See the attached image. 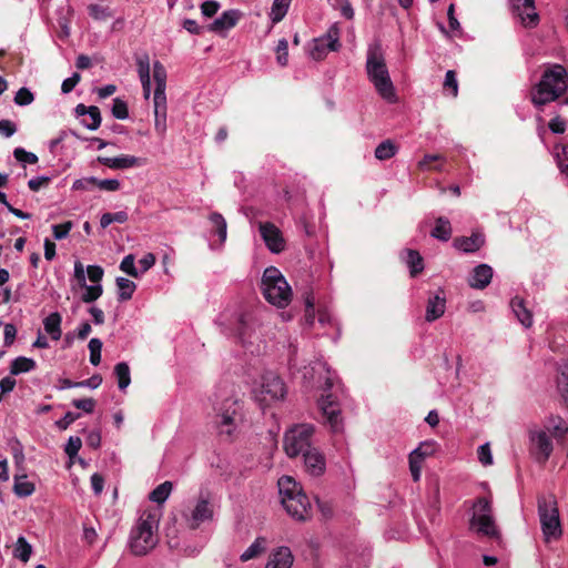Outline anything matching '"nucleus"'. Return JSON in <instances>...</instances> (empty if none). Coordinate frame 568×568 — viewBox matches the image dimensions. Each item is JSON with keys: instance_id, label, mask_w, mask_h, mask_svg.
I'll return each instance as SVG.
<instances>
[{"instance_id": "obj_1", "label": "nucleus", "mask_w": 568, "mask_h": 568, "mask_svg": "<svg viewBox=\"0 0 568 568\" xmlns=\"http://www.w3.org/2000/svg\"><path fill=\"white\" fill-rule=\"evenodd\" d=\"M215 426L221 436L231 439L242 422L241 404L231 385L220 386L214 395Z\"/></svg>"}, {"instance_id": "obj_2", "label": "nucleus", "mask_w": 568, "mask_h": 568, "mask_svg": "<svg viewBox=\"0 0 568 568\" xmlns=\"http://www.w3.org/2000/svg\"><path fill=\"white\" fill-rule=\"evenodd\" d=\"M156 505L145 509L130 532L129 546L135 556H144L152 550L158 541V528L161 508L166 499H153Z\"/></svg>"}, {"instance_id": "obj_3", "label": "nucleus", "mask_w": 568, "mask_h": 568, "mask_svg": "<svg viewBox=\"0 0 568 568\" xmlns=\"http://www.w3.org/2000/svg\"><path fill=\"white\" fill-rule=\"evenodd\" d=\"M365 69L368 80L376 92L388 103H395L397 95L392 82L383 45L379 40H374L367 47Z\"/></svg>"}, {"instance_id": "obj_4", "label": "nucleus", "mask_w": 568, "mask_h": 568, "mask_svg": "<svg viewBox=\"0 0 568 568\" xmlns=\"http://www.w3.org/2000/svg\"><path fill=\"white\" fill-rule=\"evenodd\" d=\"M568 90V72L561 64H550L531 89V102L541 108L564 97Z\"/></svg>"}, {"instance_id": "obj_5", "label": "nucleus", "mask_w": 568, "mask_h": 568, "mask_svg": "<svg viewBox=\"0 0 568 568\" xmlns=\"http://www.w3.org/2000/svg\"><path fill=\"white\" fill-rule=\"evenodd\" d=\"M264 298L272 305L284 308L292 301V288L278 268L270 266L264 270L261 280Z\"/></svg>"}, {"instance_id": "obj_6", "label": "nucleus", "mask_w": 568, "mask_h": 568, "mask_svg": "<svg viewBox=\"0 0 568 568\" xmlns=\"http://www.w3.org/2000/svg\"><path fill=\"white\" fill-rule=\"evenodd\" d=\"M285 394L286 388L283 381L272 372L265 373L261 382L252 389V395L261 407H266L283 399Z\"/></svg>"}, {"instance_id": "obj_7", "label": "nucleus", "mask_w": 568, "mask_h": 568, "mask_svg": "<svg viewBox=\"0 0 568 568\" xmlns=\"http://www.w3.org/2000/svg\"><path fill=\"white\" fill-rule=\"evenodd\" d=\"M470 526L490 539L499 540L500 532L495 524L490 499H477L473 504Z\"/></svg>"}, {"instance_id": "obj_8", "label": "nucleus", "mask_w": 568, "mask_h": 568, "mask_svg": "<svg viewBox=\"0 0 568 568\" xmlns=\"http://www.w3.org/2000/svg\"><path fill=\"white\" fill-rule=\"evenodd\" d=\"M538 513L545 540L559 539L562 535V529L557 500L539 499Z\"/></svg>"}, {"instance_id": "obj_9", "label": "nucleus", "mask_w": 568, "mask_h": 568, "mask_svg": "<svg viewBox=\"0 0 568 568\" xmlns=\"http://www.w3.org/2000/svg\"><path fill=\"white\" fill-rule=\"evenodd\" d=\"M314 426L300 424L290 428L284 435V450L288 457H296L311 448Z\"/></svg>"}, {"instance_id": "obj_10", "label": "nucleus", "mask_w": 568, "mask_h": 568, "mask_svg": "<svg viewBox=\"0 0 568 568\" xmlns=\"http://www.w3.org/2000/svg\"><path fill=\"white\" fill-rule=\"evenodd\" d=\"M529 437V452L537 463H546L552 450L554 444L550 435L541 427H532L528 432Z\"/></svg>"}, {"instance_id": "obj_11", "label": "nucleus", "mask_w": 568, "mask_h": 568, "mask_svg": "<svg viewBox=\"0 0 568 568\" xmlns=\"http://www.w3.org/2000/svg\"><path fill=\"white\" fill-rule=\"evenodd\" d=\"M318 407L325 418V423L329 426L333 433L343 430V418L341 415V406L335 396L329 393L322 395L318 400Z\"/></svg>"}, {"instance_id": "obj_12", "label": "nucleus", "mask_w": 568, "mask_h": 568, "mask_svg": "<svg viewBox=\"0 0 568 568\" xmlns=\"http://www.w3.org/2000/svg\"><path fill=\"white\" fill-rule=\"evenodd\" d=\"M257 320L251 313H240L235 316L234 334L239 337L243 345H253L257 336H255Z\"/></svg>"}, {"instance_id": "obj_13", "label": "nucleus", "mask_w": 568, "mask_h": 568, "mask_svg": "<svg viewBox=\"0 0 568 568\" xmlns=\"http://www.w3.org/2000/svg\"><path fill=\"white\" fill-rule=\"evenodd\" d=\"M213 507L209 499H197L193 507L182 511V517L190 529H196L203 521L211 519Z\"/></svg>"}, {"instance_id": "obj_14", "label": "nucleus", "mask_w": 568, "mask_h": 568, "mask_svg": "<svg viewBox=\"0 0 568 568\" xmlns=\"http://www.w3.org/2000/svg\"><path fill=\"white\" fill-rule=\"evenodd\" d=\"M73 277L77 281L78 285L84 290V292L81 295V301L83 303H92L103 294L102 284H87L84 266L80 261L74 262Z\"/></svg>"}, {"instance_id": "obj_15", "label": "nucleus", "mask_w": 568, "mask_h": 568, "mask_svg": "<svg viewBox=\"0 0 568 568\" xmlns=\"http://www.w3.org/2000/svg\"><path fill=\"white\" fill-rule=\"evenodd\" d=\"M260 234L272 253H281L285 248V240L281 230L271 222L258 223Z\"/></svg>"}, {"instance_id": "obj_16", "label": "nucleus", "mask_w": 568, "mask_h": 568, "mask_svg": "<svg viewBox=\"0 0 568 568\" xmlns=\"http://www.w3.org/2000/svg\"><path fill=\"white\" fill-rule=\"evenodd\" d=\"M286 513L297 521H306L313 516L311 499H280Z\"/></svg>"}, {"instance_id": "obj_17", "label": "nucleus", "mask_w": 568, "mask_h": 568, "mask_svg": "<svg viewBox=\"0 0 568 568\" xmlns=\"http://www.w3.org/2000/svg\"><path fill=\"white\" fill-rule=\"evenodd\" d=\"M510 2L524 27L535 28L539 23V14L534 0H510Z\"/></svg>"}, {"instance_id": "obj_18", "label": "nucleus", "mask_w": 568, "mask_h": 568, "mask_svg": "<svg viewBox=\"0 0 568 568\" xmlns=\"http://www.w3.org/2000/svg\"><path fill=\"white\" fill-rule=\"evenodd\" d=\"M446 311V295L444 290L438 288L428 295L425 320L429 323L440 318Z\"/></svg>"}, {"instance_id": "obj_19", "label": "nucleus", "mask_w": 568, "mask_h": 568, "mask_svg": "<svg viewBox=\"0 0 568 568\" xmlns=\"http://www.w3.org/2000/svg\"><path fill=\"white\" fill-rule=\"evenodd\" d=\"M241 17L242 12L237 9L226 10L209 24L207 30L217 34H224L236 26Z\"/></svg>"}, {"instance_id": "obj_20", "label": "nucleus", "mask_w": 568, "mask_h": 568, "mask_svg": "<svg viewBox=\"0 0 568 568\" xmlns=\"http://www.w3.org/2000/svg\"><path fill=\"white\" fill-rule=\"evenodd\" d=\"M302 455L304 458L305 470L310 475L317 477L324 474L326 469V460L324 455L317 448L311 447Z\"/></svg>"}, {"instance_id": "obj_21", "label": "nucleus", "mask_w": 568, "mask_h": 568, "mask_svg": "<svg viewBox=\"0 0 568 568\" xmlns=\"http://www.w3.org/2000/svg\"><path fill=\"white\" fill-rule=\"evenodd\" d=\"M99 162L113 170H124L144 164V160L134 155L122 154L113 158H99Z\"/></svg>"}, {"instance_id": "obj_22", "label": "nucleus", "mask_w": 568, "mask_h": 568, "mask_svg": "<svg viewBox=\"0 0 568 568\" xmlns=\"http://www.w3.org/2000/svg\"><path fill=\"white\" fill-rule=\"evenodd\" d=\"M494 271L488 264L477 265L468 280L469 285L473 288L483 290L489 285L493 278Z\"/></svg>"}, {"instance_id": "obj_23", "label": "nucleus", "mask_w": 568, "mask_h": 568, "mask_svg": "<svg viewBox=\"0 0 568 568\" xmlns=\"http://www.w3.org/2000/svg\"><path fill=\"white\" fill-rule=\"evenodd\" d=\"M485 243V237L481 233L475 232L470 236L456 237L454 246L464 253H474L478 251Z\"/></svg>"}, {"instance_id": "obj_24", "label": "nucleus", "mask_w": 568, "mask_h": 568, "mask_svg": "<svg viewBox=\"0 0 568 568\" xmlns=\"http://www.w3.org/2000/svg\"><path fill=\"white\" fill-rule=\"evenodd\" d=\"M542 429L547 430V434L554 438L560 440L568 433L567 422L559 415H550L545 419Z\"/></svg>"}, {"instance_id": "obj_25", "label": "nucleus", "mask_w": 568, "mask_h": 568, "mask_svg": "<svg viewBox=\"0 0 568 568\" xmlns=\"http://www.w3.org/2000/svg\"><path fill=\"white\" fill-rule=\"evenodd\" d=\"M277 487L280 497H306L302 486L291 476H282Z\"/></svg>"}, {"instance_id": "obj_26", "label": "nucleus", "mask_w": 568, "mask_h": 568, "mask_svg": "<svg viewBox=\"0 0 568 568\" xmlns=\"http://www.w3.org/2000/svg\"><path fill=\"white\" fill-rule=\"evenodd\" d=\"M75 113L79 116L88 115L89 118H91V122H88L87 118H83L81 120L82 124L91 131L97 130L101 124V114L98 106H85L84 104H78L75 108Z\"/></svg>"}, {"instance_id": "obj_27", "label": "nucleus", "mask_w": 568, "mask_h": 568, "mask_svg": "<svg viewBox=\"0 0 568 568\" xmlns=\"http://www.w3.org/2000/svg\"><path fill=\"white\" fill-rule=\"evenodd\" d=\"M36 490V476L17 474L14 476L13 491L20 497H28Z\"/></svg>"}, {"instance_id": "obj_28", "label": "nucleus", "mask_w": 568, "mask_h": 568, "mask_svg": "<svg viewBox=\"0 0 568 568\" xmlns=\"http://www.w3.org/2000/svg\"><path fill=\"white\" fill-rule=\"evenodd\" d=\"M293 555L287 547H280L270 556L265 568H292Z\"/></svg>"}, {"instance_id": "obj_29", "label": "nucleus", "mask_w": 568, "mask_h": 568, "mask_svg": "<svg viewBox=\"0 0 568 568\" xmlns=\"http://www.w3.org/2000/svg\"><path fill=\"white\" fill-rule=\"evenodd\" d=\"M402 260L405 262L407 267L409 268V274L412 277H416L424 270V260L418 251L415 250H405L402 253Z\"/></svg>"}, {"instance_id": "obj_30", "label": "nucleus", "mask_w": 568, "mask_h": 568, "mask_svg": "<svg viewBox=\"0 0 568 568\" xmlns=\"http://www.w3.org/2000/svg\"><path fill=\"white\" fill-rule=\"evenodd\" d=\"M510 307L523 326L530 327L532 325L531 312L527 308L523 298L518 296L514 297L510 301Z\"/></svg>"}, {"instance_id": "obj_31", "label": "nucleus", "mask_w": 568, "mask_h": 568, "mask_svg": "<svg viewBox=\"0 0 568 568\" xmlns=\"http://www.w3.org/2000/svg\"><path fill=\"white\" fill-rule=\"evenodd\" d=\"M62 316L58 312L49 314L43 320L44 331L50 335L53 341H59L62 334L61 331Z\"/></svg>"}, {"instance_id": "obj_32", "label": "nucleus", "mask_w": 568, "mask_h": 568, "mask_svg": "<svg viewBox=\"0 0 568 568\" xmlns=\"http://www.w3.org/2000/svg\"><path fill=\"white\" fill-rule=\"evenodd\" d=\"M452 233L453 230L449 220L440 216L436 220L430 235L439 241L447 242L452 237Z\"/></svg>"}, {"instance_id": "obj_33", "label": "nucleus", "mask_w": 568, "mask_h": 568, "mask_svg": "<svg viewBox=\"0 0 568 568\" xmlns=\"http://www.w3.org/2000/svg\"><path fill=\"white\" fill-rule=\"evenodd\" d=\"M36 366L37 363L34 359L24 356H19L11 362L9 371L11 375H20L32 372L36 368Z\"/></svg>"}, {"instance_id": "obj_34", "label": "nucleus", "mask_w": 568, "mask_h": 568, "mask_svg": "<svg viewBox=\"0 0 568 568\" xmlns=\"http://www.w3.org/2000/svg\"><path fill=\"white\" fill-rule=\"evenodd\" d=\"M331 44L323 37L316 38L310 45V55L313 60L320 61L331 52Z\"/></svg>"}, {"instance_id": "obj_35", "label": "nucleus", "mask_w": 568, "mask_h": 568, "mask_svg": "<svg viewBox=\"0 0 568 568\" xmlns=\"http://www.w3.org/2000/svg\"><path fill=\"white\" fill-rule=\"evenodd\" d=\"M209 220L213 226L214 232L219 236L220 245L226 241L227 224L222 214L213 212L210 214Z\"/></svg>"}, {"instance_id": "obj_36", "label": "nucleus", "mask_w": 568, "mask_h": 568, "mask_svg": "<svg viewBox=\"0 0 568 568\" xmlns=\"http://www.w3.org/2000/svg\"><path fill=\"white\" fill-rule=\"evenodd\" d=\"M115 283L118 286V300L121 302L131 300L136 288L135 283L121 276L116 277Z\"/></svg>"}, {"instance_id": "obj_37", "label": "nucleus", "mask_w": 568, "mask_h": 568, "mask_svg": "<svg viewBox=\"0 0 568 568\" xmlns=\"http://www.w3.org/2000/svg\"><path fill=\"white\" fill-rule=\"evenodd\" d=\"M445 159L439 154H426L418 162V168L423 171L435 170L438 172L444 171Z\"/></svg>"}, {"instance_id": "obj_38", "label": "nucleus", "mask_w": 568, "mask_h": 568, "mask_svg": "<svg viewBox=\"0 0 568 568\" xmlns=\"http://www.w3.org/2000/svg\"><path fill=\"white\" fill-rule=\"evenodd\" d=\"M398 152V146L392 140L381 142L375 149V158L379 161L389 160Z\"/></svg>"}, {"instance_id": "obj_39", "label": "nucleus", "mask_w": 568, "mask_h": 568, "mask_svg": "<svg viewBox=\"0 0 568 568\" xmlns=\"http://www.w3.org/2000/svg\"><path fill=\"white\" fill-rule=\"evenodd\" d=\"M292 0H274L272 3L270 19L273 24L281 22L286 16Z\"/></svg>"}, {"instance_id": "obj_40", "label": "nucleus", "mask_w": 568, "mask_h": 568, "mask_svg": "<svg viewBox=\"0 0 568 568\" xmlns=\"http://www.w3.org/2000/svg\"><path fill=\"white\" fill-rule=\"evenodd\" d=\"M558 392L568 408V359L562 364L557 377Z\"/></svg>"}, {"instance_id": "obj_41", "label": "nucleus", "mask_w": 568, "mask_h": 568, "mask_svg": "<svg viewBox=\"0 0 568 568\" xmlns=\"http://www.w3.org/2000/svg\"><path fill=\"white\" fill-rule=\"evenodd\" d=\"M265 538H256L255 541L241 555V561L245 562L260 556L265 550Z\"/></svg>"}, {"instance_id": "obj_42", "label": "nucleus", "mask_w": 568, "mask_h": 568, "mask_svg": "<svg viewBox=\"0 0 568 568\" xmlns=\"http://www.w3.org/2000/svg\"><path fill=\"white\" fill-rule=\"evenodd\" d=\"M114 375L118 378V386L124 390L131 383L130 367L126 363H118L114 367Z\"/></svg>"}, {"instance_id": "obj_43", "label": "nucleus", "mask_w": 568, "mask_h": 568, "mask_svg": "<svg viewBox=\"0 0 568 568\" xmlns=\"http://www.w3.org/2000/svg\"><path fill=\"white\" fill-rule=\"evenodd\" d=\"M89 16L97 21H104L113 17V11L110 7L91 3L88 6Z\"/></svg>"}, {"instance_id": "obj_44", "label": "nucleus", "mask_w": 568, "mask_h": 568, "mask_svg": "<svg viewBox=\"0 0 568 568\" xmlns=\"http://www.w3.org/2000/svg\"><path fill=\"white\" fill-rule=\"evenodd\" d=\"M326 41L329 42L331 49L333 52H336L341 49V27L338 22H334L327 30V32L322 36Z\"/></svg>"}, {"instance_id": "obj_45", "label": "nucleus", "mask_w": 568, "mask_h": 568, "mask_svg": "<svg viewBox=\"0 0 568 568\" xmlns=\"http://www.w3.org/2000/svg\"><path fill=\"white\" fill-rule=\"evenodd\" d=\"M129 215L125 211H118L115 213H104L101 215L100 225L102 229L108 227L112 223L123 224L128 221Z\"/></svg>"}, {"instance_id": "obj_46", "label": "nucleus", "mask_w": 568, "mask_h": 568, "mask_svg": "<svg viewBox=\"0 0 568 568\" xmlns=\"http://www.w3.org/2000/svg\"><path fill=\"white\" fill-rule=\"evenodd\" d=\"M31 552V545L26 540L24 537H19L14 549V557L19 558L23 562H27L30 559Z\"/></svg>"}, {"instance_id": "obj_47", "label": "nucleus", "mask_w": 568, "mask_h": 568, "mask_svg": "<svg viewBox=\"0 0 568 568\" xmlns=\"http://www.w3.org/2000/svg\"><path fill=\"white\" fill-rule=\"evenodd\" d=\"M304 303H305V323L310 326L314 325L315 322V298L310 292L304 293Z\"/></svg>"}, {"instance_id": "obj_48", "label": "nucleus", "mask_w": 568, "mask_h": 568, "mask_svg": "<svg viewBox=\"0 0 568 568\" xmlns=\"http://www.w3.org/2000/svg\"><path fill=\"white\" fill-rule=\"evenodd\" d=\"M155 89H166V70L160 61L153 63Z\"/></svg>"}, {"instance_id": "obj_49", "label": "nucleus", "mask_w": 568, "mask_h": 568, "mask_svg": "<svg viewBox=\"0 0 568 568\" xmlns=\"http://www.w3.org/2000/svg\"><path fill=\"white\" fill-rule=\"evenodd\" d=\"M424 459L419 458L417 452L409 454V471L414 481H418L422 475Z\"/></svg>"}, {"instance_id": "obj_50", "label": "nucleus", "mask_w": 568, "mask_h": 568, "mask_svg": "<svg viewBox=\"0 0 568 568\" xmlns=\"http://www.w3.org/2000/svg\"><path fill=\"white\" fill-rule=\"evenodd\" d=\"M166 89H155L153 97V105L154 113H166L168 104H166Z\"/></svg>"}, {"instance_id": "obj_51", "label": "nucleus", "mask_w": 568, "mask_h": 568, "mask_svg": "<svg viewBox=\"0 0 568 568\" xmlns=\"http://www.w3.org/2000/svg\"><path fill=\"white\" fill-rule=\"evenodd\" d=\"M88 347L90 351V363L94 366L99 365L101 362L102 342L95 337L91 338Z\"/></svg>"}, {"instance_id": "obj_52", "label": "nucleus", "mask_w": 568, "mask_h": 568, "mask_svg": "<svg viewBox=\"0 0 568 568\" xmlns=\"http://www.w3.org/2000/svg\"><path fill=\"white\" fill-rule=\"evenodd\" d=\"M555 150L558 168L568 176V145L556 146Z\"/></svg>"}, {"instance_id": "obj_53", "label": "nucleus", "mask_w": 568, "mask_h": 568, "mask_svg": "<svg viewBox=\"0 0 568 568\" xmlns=\"http://www.w3.org/2000/svg\"><path fill=\"white\" fill-rule=\"evenodd\" d=\"M111 111H112V115L115 119L125 120L129 118L128 104L125 101H123L120 98H115L113 100V105H112Z\"/></svg>"}, {"instance_id": "obj_54", "label": "nucleus", "mask_w": 568, "mask_h": 568, "mask_svg": "<svg viewBox=\"0 0 568 568\" xmlns=\"http://www.w3.org/2000/svg\"><path fill=\"white\" fill-rule=\"evenodd\" d=\"M120 270L132 277H139L140 271L135 267L134 256L129 254L120 263Z\"/></svg>"}, {"instance_id": "obj_55", "label": "nucleus", "mask_w": 568, "mask_h": 568, "mask_svg": "<svg viewBox=\"0 0 568 568\" xmlns=\"http://www.w3.org/2000/svg\"><path fill=\"white\" fill-rule=\"evenodd\" d=\"M13 155L17 161L23 164H36L38 162L37 154L24 150L23 148H16Z\"/></svg>"}, {"instance_id": "obj_56", "label": "nucleus", "mask_w": 568, "mask_h": 568, "mask_svg": "<svg viewBox=\"0 0 568 568\" xmlns=\"http://www.w3.org/2000/svg\"><path fill=\"white\" fill-rule=\"evenodd\" d=\"M276 60L282 67H285L288 61V43L286 39H281L276 45Z\"/></svg>"}, {"instance_id": "obj_57", "label": "nucleus", "mask_w": 568, "mask_h": 568, "mask_svg": "<svg viewBox=\"0 0 568 568\" xmlns=\"http://www.w3.org/2000/svg\"><path fill=\"white\" fill-rule=\"evenodd\" d=\"M477 457L483 466L493 465L494 460L489 443H485L478 447Z\"/></svg>"}, {"instance_id": "obj_58", "label": "nucleus", "mask_w": 568, "mask_h": 568, "mask_svg": "<svg viewBox=\"0 0 568 568\" xmlns=\"http://www.w3.org/2000/svg\"><path fill=\"white\" fill-rule=\"evenodd\" d=\"M73 227V223L71 221H67L62 224L52 225L53 237L58 241L65 239L70 231Z\"/></svg>"}, {"instance_id": "obj_59", "label": "nucleus", "mask_w": 568, "mask_h": 568, "mask_svg": "<svg viewBox=\"0 0 568 568\" xmlns=\"http://www.w3.org/2000/svg\"><path fill=\"white\" fill-rule=\"evenodd\" d=\"M435 450L436 443L433 440H426L422 442L413 452H417L418 457L425 460V458L432 456Z\"/></svg>"}, {"instance_id": "obj_60", "label": "nucleus", "mask_w": 568, "mask_h": 568, "mask_svg": "<svg viewBox=\"0 0 568 568\" xmlns=\"http://www.w3.org/2000/svg\"><path fill=\"white\" fill-rule=\"evenodd\" d=\"M81 447H82L81 438L77 437V436H70L65 444L64 452L70 458H73L74 456L78 455Z\"/></svg>"}, {"instance_id": "obj_61", "label": "nucleus", "mask_w": 568, "mask_h": 568, "mask_svg": "<svg viewBox=\"0 0 568 568\" xmlns=\"http://www.w3.org/2000/svg\"><path fill=\"white\" fill-rule=\"evenodd\" d=\"M87 275L85 277L88 276L89 281L92 283V284H101V281L103 278V275H104V271L101 266L99 265H89L87 267V270H84Z\"/></svg>"}, {"instance_id": "obj_62", "label": "nucleus", "mask_w": 568, "mask_h": 568, "mask_svg": "<svg viewBox=\"0 0 568 568\" xmlns=\"http://www.w3.org/2000/svg\"><path fill=\"white\" fill-rule=\"evenodd\" d=\"M33 100V93L27 88H21L14 97V103L21 106L31 104Z\"/></svg>"}, {"instance_id": "obj_63", "label": "nucleus", "mask_w": 568, "mask_h": 568, "mask_svg": "<svg viewBox=\"0 0 568 568\" xmlns=\"http://www.w3.org/2000/svg\"><path fill=\"white\" fill-rule=\"evenodd\" d=\"M444 89L450 90L453 97H457L458 94V82L456 78V72L453 70H448L445 74Z\"/></svg>"}, {"instance_id": "obj_64", "label": "nucleus", "mask_w": 568, "mask_h": 568, "mask_svg": "<svg viewBox=\"0 0 568 568\" xmlns=\"http://www.w3.org/2000/svg\"><path fill=\"white\" fill-rule=\"evenodd\" d=\"M173 490V483L166 480L154 488L148 497H169Z\"/></svg>"}]
</instances>
